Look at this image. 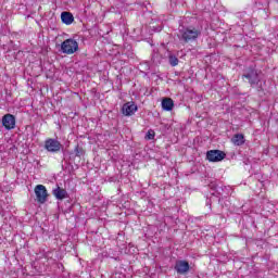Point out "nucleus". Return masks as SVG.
Instances as JSON below:
<instances>
[{
  "label": "nucleus",
  "mask_w": 278,
  "mask_h": 278,
  "mask_svg": "<svg viewBox=\"0 0 278 278\" xmlns=\"http://www.w3.org/2000/svg\"><path fill=\"white\" fill-rule=\"evenodd\" d=\"M64 147L58 139L49 138L45 141V149L49 153H60Z\"/></svg>",
  "instance_id": "4"
},
{
  "label": "nucleus",
  "mask_w": 278,
  "mask_h": 278,
  "mask_svg": "<svg viewBox=\"0 0 278 278\" xmlns=\"http://www.w3.org/2000/svg\"><path fill=\"white\" fill-rule=\"evenodd\" d=\"M242 77L248 79V84H250L252 88H255V86L260 84V74H257V70L253 67L244 70Z\"/></svg>",
  "instance_id": "3"
},
{
  "label": "nucleus",
  "mask_w": 278,
  "mask_h": 278,
  "mask_svg": "<svg viewBox=\"0 0 278 278\" xmlns=\"http://www.w3.org/2000/svg\"><path fill=\"white\" fill-rule=\"evenodd\" d=\"M175 108V102L170 98H164L162 100V109L165 110V112H170Z\"/></svg>",
  "instance_id": "12"
},
{
  "label": "nucleus",
  "mask_w": 278,
  "mask_h": 278,
  "mask_svg": "<svg viewBox=\"0 0 278 278\" xmlns=\"http://www.w3.org/2000/svg\"><path fill=\"white\" fill-rule=\"evenodd\" d=\"M53 197L58 199V201H63V199H68V192L66 189L56 187L55 189L52 190Z\"/></svg>",
  "instance_id": "10"
},
{
  "label": "nucleus",
  "mask_w": 278,
  "mask_h": 278,
  "mask_svg": "<svg viewBox=\"0 0 278 278\" xmlns=\"http://www.w3.org/2000/svg\"><path fill=\"white\" fill-rule=\"evenodd\" d=\"M155 138V131L149 130L146 135V140H153Z\"/></svg>",
  "instance_id": "16"
},
{
  "label": "nucleus",
  "mask_w": 278,
  "mask_h": 278,
  "mask_svg": "<svg viewBox=\"0 0 278 278\" xmlns=\"http://www.w3.org/2000/svg\"><path fill=\"white\" fill-rule=\"evenodd\" d=\"M168 62L170 66H177V64H179V59H177L175 55H169Z\"/></svg>",
  "instance_id": "15"
},
{
  "label": "nucleus",
  "mask_w": 278,
  "mask_h": 278,
  "mask_svg": "<svg viewBox=\"0 0 278 278\" xmlns=\"http://www.w3.org/2000/svg\"><path fill=\"white\" fill-rule=\"evenodd\" d=\"M201 34V30L194 27H182L179 29V40L184 42H192V40H197Z\"/></svg>",
  "instance_id": "1"
},
{
  "label": "nucleus",
  "mask_w": 278,
  "mask_h": 278,
  "mask_svg": "<svg viewBox=\"0 0 278 278\" xmlns=\"http://www.w3.org/2000/svg\"><path fill=\"white\" fill-rule=\"evenodd\" d=\"M35 194L38 203H47V199L49 197V193L47 192V187H45L43 185H37L35 187Z\"/></svg>",
  "instance_id": "5"
},
{
  "label": "nucleus",
  "mask_w": 278,
  "mask_h": 278,
  "mask_svg": "<svg viewBox=\"0 0 278 278\" xmlns=\"http://www.w3.org/2000/svg\"><path fill=\"white\" fill-rule=\"evenodd\" d=\"M136 112H138V105H136L135 102H126L122 106V114H124V116H134Z\"/></svg>",
  "instance_id": "8"
},
{
  "label": "nucleus",
  "mask_w": 278,
  "mask_h": 278,
  "mask_svg": "<svg viewBox=\"0 0 278 278\" xmlns=\"http://www.w3.org/2000/svg\"><path fill=\"white\" fill-rule=\"evenodd\" d=\"M231 142L235 143L236 147H242L244 144V135L237 134L231 138Z\"/></svg>",
  "instance_id": "13"
},
{
  "label": "nucleus",
  "mask_w": 278,
  "mask_h": 278,
  "mask_svg": "<svg viewBox=\"0 0 278 278\" xmlns=\"http://www.w3.org/2000/svg\"><path fill=\"white\" fill-rule=\"evenodd\" d=\"M86 151L84 150V148L79 147V144H77L74 149V151L71 153L72 157H81L83 155H85Z\"/></svg>",
  "instance_id": "14"
},
{
  "label": "nucleus",
  "mask_w": 278,
  "mask_h": 278,
  "mask_svg": "<svg viewBox=\"0 0 278 278\" xmlns=\"http://www.w3.org/2000/svg\"><path fill=\"white\" fill-rule=\"evenodd\" d=\"M174 270H176L178 275H186V273L190 271V263L187 261H177Z\"/></svg>",
  "instance_id": "9"
},
{
  "label": "nucleus",
  "mask_w": 278,
  "mask_h": 278,
  "mask_svg": "<svg viewBox=\"0 0 278 278\" xmlns=\"http://www.w3.org/2000/svg\"><path fill=\"white\" fill-rule=\"evenodd\" d=\"M227 154L220 150H210L206 152V160L208 162H223Z\"/></svg>",
  "instance_id": "6"
},
{
  "label": "nucleus",
  "mask_w": 278,
  "mask_h": 278,
  "mask_svg": "<svg viewBox=\"0 0 278 278\" xmlns=\"http://www.w3.org/2000/svg\"><path fill=\"white\" fill-rule=\"evenodd\" d=\"M61 21H62V23H64V25H73L75 17L73 16V13H71V12H62Z\"/></svg>",
  "instance_id": "11"
},
{
  "label": "nucleus",
  "mask_w": 278,
  "mask_h": 278,
  "mask_svg": "<svg viewBox=\"0 0 278 278\" xmlns=\"http://www.w3.org/2000/svg\"><path fill=\"white\" fill-rule=\"evenodd\" d=\"M277 2H278V0H277Z\"/></svg>",
  "instance_id": "17"
},
{
  "label": "nucleus",
  "mask_w": 278,
  "mask_h": 278,
  "mask_svg": "<svg viewBox=\"0 0 278 278\" xmlns=\"http://www.w3.org/2000/svg\"><path fill=\"white\" fill-rule=\"evenodd\" d=\"M2 125L8 131L14 129V127H16V117L12 114H5L2 117Z\"/></svg>",
  "instance_id": "7"
},
{
  "label": "nucleus",
  "mask_w": 278,
  "mask_h": 278,
  "mask_svg": "<svg viewBox=\"0 0 278 278\" xmlns=\"http://www.w3.org/2000/svg\"><path fill=\"white\" fill-rule=\"evenodd\" d=\"M61 51L66 55H73L79 51V43L73 38L66 39L61 43Z\"/></svg>",
  "instance_id": "2"
}]
</instances>
